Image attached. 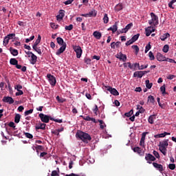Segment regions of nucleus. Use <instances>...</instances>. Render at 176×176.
<instances>
[{
  "mask_svg": "<svg viewBox=\"0 0 176 176\" xmlns=\"http://www.w3.org/2000/svg\"><path fill=\"white\" fill-rule=\"evenodd\" d=\"M93 111L96 116L98 115V107L97 104H95V109H94Z\"/></svg>",
  "mask_w": 176,
  "mask_h": 176,
  "instance_id": "obj_54",
  "label": "nucleus"
},
{
  "mask_svg": "<svg viewBox=\"0 0 176 176\" xmlns=\"http://www.w3.org/2000/svg\"><path fill=\"white\" fill-rule=\"evenodd\" d=\"M170 37V34L168 33L164 34L163 36L160 37V39L162 41H164L167 38Z\"/></svg>",
  "mask_w": 176,
  "mask_h": 176,
  "instance_id": "obj_36",
  "label": "nucleus"
},
{
  "mask_svg": "<svg viewBox=\"0 0 176 176\" xmlns=\"http://www.w3.org/2000/svg\"><path fill=\"white\" fill-rule=\"evenodd\" d=\"M36 150H38V151H45V147H43V146H37L35 147Z\"/></svg>",
  "mask_w": 176,
  "mask_h": 176,
  "instance_id": "obj_51",
  "label": "nucleus"
},
{
  "mask_svg": "<svg viewBox=\"0 0 176 176\" xmlns=\"http://www.w3.org/2000/svg\"><path fill=\"white\" fill-rule=\"evenodd\" d=\"M168 140H164V141L162 142H160L159 143V150L161 151V153L164 155H166V148H167V146H168Z\"/></svg>",
  "mask_w": 176,
  "mask_h": 176,
  "instance_id": "obj_2",
  "label": "nucleus"
},
{
  "mask_svg": "<svg viewBox=\"0 0 176 176\" xmlns=\"http://www.w3.org/2000/svg\"><path fill=\"white\" fill-rule=\"evenodd\" d=\"M160 91H161V92L162 93L163 95L166 94L165 85H163L160 87Z\"/></svg>",
  "mask_w": 176,
  "mask_h": 176,
  "instance_id": "obj_47",
  "label": "nucleus"
},
{
  "mask_svg": "<svg viewBox=\"0 0 176 176\" xmlns=\"http://www.w3.org/2000/svg\"><path fill=\"white\" fill-rule=\"evenodd\" d=\"M151 16V20L148 21V24L152 25H153L154 26H156L158 25V16L155 14L154 12H151L150 14Z\"/></svg>",
  "mask_w": 176,
  "mask_h": 176,
  "instance_id": "obj_3",
  "label": "nucleus"
},
{
  "mask_svg": "<svg viewBox=\"0 0 176 176\" xmlns=\"http://www.w3.org/2000/svg\"><path fill=\"white\" fill-rule=\"evenodd\" d=\"M153 166L157 169L158 170L160 173H162V171L164 170L163 166L162 164H159L157 163L153 162Z\"/></svg>",
  "mask_w": 176,
  "mask_h": 176,
  "instance_id": "obj_15",
  "label": "nucleus"
},
{
  "mask_svg": "<svg viewBox=\"0 0 176 176\" xmlns=\"http://www.w3.org/2000/svg\"><path fill=\"white\" fill-rule=\"evenodd\" d=\"M148 57L151 60H155V55L153 54V52H149L148 53Z\"/></svg>",
  "mask_w": 176,
  "mask_h": 176,
  "instance_id": "obj_43",
  "label": "nucleus"
},
{
  "mask_svg": "<svg viewBox=\"0 0 176 176\" xmlns=\"http://www.w3.org/2000/svg\"><path fill=\"white\" fill-rule=\"evenodd\" d=\"M10 54L14 56H16L19 55V51L12 47H10Z\"/></svg>",
  "mask_w": 176,
  "mask_h": 176,
  "instance_id": "obj_22",
  "label": "nucleus"
},
{
  "mask_svg": "<svg viewBox=\"0 0 176 176\" xmlns=\"http://www.w3.org/2000/svg\"><path fill=\"white\" fill-rule=\"evenodd\" d=\"M57 43H58V45L63 46L64 44H66L65 43H64V41L62 38L60 37H58L56 38Z\"/></svg>",
  "mask_w": 176,
  "mask_h": 176,
  "instance_id": "obj_28",
  "label": "nucleus"
},
{
  "mask_svg": "<svg viewBox=\"0 0 176 176\" xmlns=\"http://www.w3.org/2000/svg\"><path fill=\"white\" fill-rule=\"evenodd\" d=\"M97 15V11L95 9H92L89 13L82 14V16L84 17H96Z\"/></svg>",
  "mask_w": 176,
  "mask_h": 176,
  "instance_id": "obj_8",
  "label": "nucleus"
},
{
  "mask_svg": "<svg viewBox=\"0 0 176 176\" xmlns=\"http://www.w3.org/2000/svg\"><path fill=\"white\" fill-rule=\"evenodd\" d=\"M30 57H31L30 63L32 65L36 64L37 62V59H38L37 56H36L34 54H33Z\"/></svg>",
  "mask_w": 176,
  "mask_h": 176,
  "instance_id": "obj_20",
  "label": "nucleus"
},
{
  "mask_svg": "<svg viewBox=\"0 0 176 176\" xmlns=\"http://www.w3.org/2000/svg\"><path fill=\"white\" fill-rule=\"evenodd\" d=\"M166 61L170 62L171 63H176V61L174 60L173 59H170V58H166Z\"/></svg>",
  "mask_w": 176,
  "mask_h": 176,
  "instance_id": "obj_63",
  "label": "nucleus"
},
{
  "mask_svg": "<svg viewBox=\"0 0 176 176\" xmlns=\"http://www.w3.org/2000/svg\"><path fill=\"white\" fill-rule=\"evenodd\" d=\"M168 50H169V46L168 45H165L163 47V50L162 51L164 52V53H167L168 52Z\"/></svg>",
  "mask_w": 176,
  "mask_h": 176,
  "instance_id": "obj_48",
  "label": "nucleus"
},
{
  "mask_svg": "<svg viewBox=\"0 0 176 176\" xmlns=\"http://www.w3.org/2000/svg\"><path fill=\"white\" fill-rule=\"evenodd\" d=\"M170 133L168 132H164V133H160V138H164L166 135H170Z\"/></svg>",
  "mask_w": 176,
  "mask_h": 176,
  "instance_id": "obj_49",
  "label": "nucleus"
},
{
  "mask_svg": "<svg viewBox=\"0 0 176 176\" xmlns=\"http://www.w3.org/2000/svg\"><path fill=\"white\" fill-rule=\"evenodd\" d=\"M91 60L89 59V58H85V63H87V64H90V63H91Z\"/></svg>",
  "mask_w": 176,
  "mask_h": 176,
  "instance_id": "obj_64",
  "label": "nucleus"
},
{
  "mask_svg": "<svg viewBox=\"0 0 176 176\" xmlns=\"http://www.w3.org/2000/svg\"><path fill=\"white\" fill-rule=\"evenodd\" d=\"M25 135L28 139H32L34 138L33 135H32V133H29V132H25Z\"/></svg>",
  "mask_w": 176,
  "mask_h": 176,
  "instance_id": "obj_46",
  "label": "nucleus"
},
{
  "mask_svg": "<svg viewBox=\"0 0 176 176\" xmlns=\"http://www.w3.org/2000/svg\"><path fill=\"white\" fill-rule=\"evenodd\" d=\"M93 35L95 37V38H96L98 40L100 39L102 37V34L97 31L94 32Z\"/></svg>",
  "mask_w": 176,
  "mask_h": 176,
  "instance_id": "obj_24",
  "label": "nucleus"
},
{
  "mask_svg": "<svg viewBox=\"0 0 176 176\" xmlns=\"http://www.w3.org/2000/svg\"><path fill=\"white\" fill-rule=\"evenodd\" d=\"M132 49L135 51V54L138 55L140 52V48L138 45H132Z\"/></svg>",
  "mask_w": 176,
  "mask_h": 176,
  "instance_id": "obj_39",
  "label": "nucleus"
},
{
  "mask_svg": "<svg viewBox=\"0 0 176 176\" xmlns=\"http://www.w3.org/2000/svg\"><path fill=\"white\" fill-rule=\"evenodd\" d=\"M152 86H153V83L149 82V80H146V87L148 89H152Z\"/></svg>",
  "mask_w": 176,
  "mask_h": 176,
  "instance_id": "obj_33",
  "label": "nucleus"
},
{
  "mask_svg": "<svg viewBox=\"0 0 176 176\" xmlns=\"http://www.w3.org/2000/svg\"><path fill=\"white\" fill-rule=\"evenodd\" d=\"M104 89L114 96H118L120 95L118 91L116 89L112 88L110 86H104Z\"/></svg>",
  "mask_w": 176,
  "mask_h": 176,
  "instance_id": "obj_4",
  "label": "nucleus"
},
{
  "mask_svg": "<svg viewBox=\"0 0 176 176\" xmlns=\"http://www.w3.org/2000/svg\"><path fill=\"white\" fill-rule=\"evenodd\" d=\"M2 101L9 104H12L14 102V100L10 96H4L2 99Z\"/></svg>",
  "mask_w": 176,
  "mask_h": 176,
  "instance_id": "obj_9",
  "label": "nucleus"
},
{
  "mask_svg": "<svg viewBox=\"0 0 176 176\" xmlns=\"http://www.w3.org/2000/svg\"><path fill=\"white\" fill-rule=\"evenodd\" d=\"M174 1H171L170 2L168 3V7L170 8V9H175L174 6H173V5L174 4Z\"/></svg>",
  "mask_w": 176,
  "mask_h": 176,
  "instance_id": "obj_57",
  "label": "nucleus"
},
{
  "mask_svg": "<svg viewBox=\"0 0 176 176\" xmlns=\"http://www.w3.org/2000/svg\"><path fill=\"white\" fill-rule=\"evenodd\" d=\"M57 169H58V171H56V170H53V171L52 172L51 176H59V173H60V171H59L58 168H57Z\"/></svg>",
  "mask_w": 176,
  "mask_h": 176,
  "instance_id": "obj_42",
  "label": "nucleus"
},
{
  "mask_svg": "<svg viewBox=\"0 0 176 176\" xmlns=\"http://www.w3.org/2000/svg\"><path fill=\"white\" fill-rule=\"evenodd\" d=\"M133 26V23H128V25H126L125 28H124L123 29H121V30H120L119 32L120 34L126 33L129 30L132 28Z\"/></svg>",
  "mask_w": 176,
  "mask_h": 176,
  "instance_id": "obj_10",
  "label": "nucleus"
},
{
  "mask_svg": "<svg viewBox=\"0 0 176 176\" xmlns=\"http://www.w3.org/2000/svg\"><path fill=\"white\" fill-rule=\"evenodd\" d=\"M56 100L60 103H63L65 101L64 98L60 99L58 96L56 97Z\"/></svg>",
  "mask_w": 176,
  "mask_h": 176,
  "instance_id": "obj_55",
  "label": "nucleus"
},
{
  "mask_svg": "<svg viewBox=\"0 0 176 176\" xmlns=\"http://www.w3.org/2000/svg\"><path fill=\"white\" fill-rule=\"evenodd\" d=\"M133 114V110L131 109L129 112L124 113V116L130 118Z\"/></svg>",
  "mask_w": 176,
  "mask_h": 176,
  "instance_id": "obj_40",
  "label": "nucleus"
},
{
  "mask_svg": "<svg viewBox=\"0 0 176 176\" xmlns=\"http://www.w3.org/2000/svg\"><path fill=\"white\" fill-rule=\"evenodd\" d=\"M34 38H35V36H32L30 38H26L25 39V43H28L30 41H33Z\"/></svg>",
  "mask_w": 176,
  "mask_h": 176,
  "instance_id": "obj_53",
  "label": "nucleus"
},
{
  "mask_svg": "<svg viewBox=\"0 0 176 176\" xmlns=\"http://www.w3.org/2000/svg\"><path fill=\"white\" fill-rule=\"evenodd\" d=\"M135 42L133 41H132L131 39H130L129 41H126V46H129V45H131V44H133V43H134Z\"/></svg>",
  "mask_w": 176,
  "mask_h": 176,
  "instance_id": "obj_60",
  "label": "nucleus"
},
{
  "mask_svg": "<svg viewBox=\"0 0 176 176\" xmlns=\"http://www.w3.org/2000/svg\"><path fill=\"white\" fill-rule=\"evenodd\" d=\"M116 56L120 60H122L123 62H126L127 59L126 55L123 54L122 52H119L118 54H116Z\"/></svg>",
  "mask_w": 176,
  "mask_h": 176,
  "instance_id": "obj_12",
  "label": "nucleus"
},
{
  "mask_svg": "<svg viewBox=\"0 0 176 176\" xmlns=\"http://www.w3.org/2000/svg\"><path fill=\"white\" fill-rule=\"evenodd\" d=\"M133 152L137 153L138 154H141L142 153V151L140 147H135L133 148Z\"/></svg>",
  "mask_w": 176,
  "mask_h": 176,
  "instance_id": "obj_32",
  "label": "nucleus"
},
{
  "mask_svg": "<svg viewBox=\"0 0 176 176\" xmlns=\"http://www.w3.org/2000/svg\"><path fill=\"white\" fill-rule=\"evenodd\" d=\"M10 40L13 39L16 36L15 34H10L6 36Z\"/></svg>",
  "mask_w": 176,
  "mask_h": 176,
  "instance_id": "obj_56",
  "label": "nucleus"
},
{
  "mask_svg": "<svg viewBox=\"0 0 176 176\" xmlns=\"http://www.w3.org/2000/svg\"><path fill=\"white\" fill-rule=\"evenodd\" d=\"M109 21V18L108 16V14L105 13L104 16H103V23H104V24H107Z\"/></svg>",
  "mask_w": 176,
  "mask_h": 176,
  "instance_id": "obj_27",
  "label": "nucleus"
},
{
  "mask_svg": "<svg viewBox=\"0 0 176 176\" xmlns=\"http://www.w3.org/2000/svg\"><path fill=\"white\" fill-rule=\"evenodd\" d=\"M32 48H33V50H34V51H36L38 54L42 55L43 52H42L41 47H38V46H37V47H32Z\"/></svg>",
  "mask_w": 176,
  "mask_h": 176,
  "instance_id": "obj_30",
  "label": "nucleus"
},
{
  "mask_svg": "<svg viewBox=\"0 0 176 176\" xmlns=\"http://www.w3.org/2000/svg\"><path fill=\"white\" fill-rule=\"evenodd\" d=\"M46 129V124L45 123H39L38 124H36L35 126L36 130H45Z\"/></svg>",
  "mask_w": 176,
  "mask_h": 176,
  "instance_id": "obj_17",
  "label": "nucleus"
},
{
  "mask_svg": "<svg viewBox=\"0 0 176 176\" xmlns=\"http://www.w3.org/2000/svg\"><path fill=\"white\" fill-rule=\"evenodd\" d=\"M41 120L43 122V123H49V120H50V118L48 115H45L43 113H41L38 115Z\"/></svg>",
  "mask_w": 176,
  "mask_h": 176,
  "instance_id": "obj_7",
  "label": "nucleus"
},
{
  "mask_svg": "<svg viewBox=\"0 0 176 176\" xmlns=\"http://www.w3.org/2000/svg\"><path fill=\"white\" fill-rule=\"evenodd\" d=\"M153 153L154 156L155 157H157V159H159L160 157V156L159 153H157V151H153Z\"/></svg>",
  "mask_w": 176,
  "mask_h": 176,
  "instance_id": "obj_59",
  "label": "nucleus"
},
{
  "mask_svg": "<svg viewBox=\"0 0 176 176\" xmlns=\"http://www.w3.org/2000/svg\"><path fill=\"white\" fill-rule=\"evenodd\" d=\"M145 160L147 161V163L152 164V162H155L156 160V157L151 153H146L145 155Z\"/></svg>",
  "mask_w": 176,
  "mask_h": 176,
  "instance_id": "obj_6",
  "label": "nucleus"
},
{
  "mask_svg": "<svg viewBox=\"0 0 176 176\" xmlns=\"http://www.w3.org/2000/svg\"><path fill=\"white\" fill-rule=\"evenodd\" d=\"M156 58L158 61H166V58L165 56H164L160 52L157 53Z\"/></svg>",
  "mask_w": 176,
  "mask_h": 176,
  "instance_id": "obj_16",
  "label": "nucleus"
},
{
  "mask_svg": "<svg viewBox=\"0 0 176 176\" xmlns=\"http://www.w3.org/2000/svg\"><path fill=\"white\" fill-rule=\"evenodd\" d=\"M34 112V109H30L29 110H27L25 111L24 114H25V116H28L32 113H33Z\"/></svg>",
  "mask_w": 176,
  "mask_h": 176,
  "instance_id": "obj_38",
  "label": "nucleus"
},
{
  "mask_svg": "<svg viewBox=\"0 0 176 176\" xmlns=\"http://www.w3.org/2000/svg\"><path fill=\"white\" fill-rule=\"evenodd\" d=\"M107 31H111L112 33L116 32L118 31V22H115L114 25L107 29Z\"/></svg>",
  "mask_w": 176,
  "mask_h": 176,
  "instance_id": "obj_14",
  "label": "nucleus"
},
{
  "mask_svg": "<svg viewBox=\"0 0 176 176\" xmlns=\"http://www.w3.org/2000/svg\"><path fill=\"white\" fill-rule=\"evenodd\" d=\"M65 176H85V175H80L75 174V173H71L69 175L67 174Z\"/></svg>",
  "mask_w": 176,
  "mask_h": 176,
  "instance_id": "obj_62",
  "label": "nucleus"
},
{
  "mask_svg": "<svg viewBox=\"0 0 176 176\" xmlns=\"http://www.w3.org/2000/svg\"><path fill=\"white\" fill-rule=\"evenodd\" d=\"M175 164H170L168 165V168L170 169V170H174L175 168Z\"/></svg>",
  "mask_w": 176,
  "mask_h": 176,
  "instance_id": "obj_58",
  "label": "nucleus"
},
{
  "mask_svg": "<svg viewBox=\"0 0 176 176\" xmlns=\"http://www.w3.org/2000/svg\"><path fill=\"white\" fill-rule=\"evenodd\" d=\"M148 133H149V132H143L142 133L141 140L145 141L146 140V135H148Z\"/></svg>",
  "mask_w": 176,
  "mask_h": 176,
  "instance_id": "obj_45",
  "label": "nucleus"
},
{
  "mask_svg": "<svg viewBox=\"0 0 176 176\" xmlns=\"http://www.w3.org/2000/svg\"><path fill=\"white\" fill-rule=\"evenodd\" d=\"M151 42H149L145 47V51L144 52L146 54L148 52L151 50Z\"/></svg>",
  "mask_w": 176,
  "mask_h": 176,
  "instance_id": "obj_41",
  "label": "nucleus"
},
{
  "mask_svg": "<svg viewBox=\"0 0 176 176\" xmlns=\"http://www.w3.org/2000/svg\"><path fill=\"white\" fill-rule=\"evenodd\" d=\"M21 115L19 113H17L15 115V117H14V122L18 124L19 123L20 120H21Z\"/></svg>",
  "mask_w": 176,
  "mask_h": 176,
  "instance_id": "obj_26",
  "label": "nucleus"
},
{
  "mask_svg": "<svg viewBox=\"0 0 176 176\" xmlns=\"http://www.w3.org/2000/svg\"><path fill=\"white\" fill-rule=\"evenodd\" d=\"M73 28H74L73 25H69V26H65V29L66 30H67V31H71V30H73Z\"/></svg>",
  "mask_w": 176,
  "mask_h": 176,
  "instance_id": "obj_52",
  "label": "nucleus"
},
{
  "mask_svg": "<svg viewBox=\"0 0 176 176\" xmlns=\"http://www.w3.org/2000/svg\"><path fill=\"white\" fill-rule=\"evenodd\" d=\"M65 11L64 10H60L58 12V14L56 16L57 21L63 20L64 16H65Z\"/></svg>",
  "mask_w": 176,
  "mask_h": 176,
  "instance_id": "obj_13",
  "label": "nucleus"
},
{
  "mask_svg": "<svg viewBox=\"0 0 176 176\" xmlns=\"http://www.w3.org/2000/svg\"><path fill=\"white\" fill-rule=\"evenodd\" d=\"M153 120H155V115H151L148 119V123L153 124Z\"/></svg>",
  "mask_w": 176,
  "mask_h": 176,
  "instance_id": "obj_35",
  "label": "nucleus"
},
{
  "mask_svg": "<svg viewBox=\"0 0 176 176\" xmlns=\"http://www.w3.org/2000/svg\"><path fill=\"white\" fill-rule=\"evenodd\" d=\"M9 41H10V39L8 37H7V36L4 37L3 41V45L4 46H6L7 45H8Z\"/></svg>",
  "mask_w": 176,
  "mask_h": 176,
  "instance_id": "obj_37",
  "label": "nucleus"
},
{
  "mask_svg": "<svg viewBox=\"0 0 176 176\" xmlns=\"http://www.w3.org/2000/svg\"><path fill=\"white\" fill-rule=\"evenodd\" d=\"M74 0H67L66 1L64 2V3L67 6V5H70L72 4V3L74 1Z\"/></svg>",
  "mask_w": 176,
  "mask_h": 176,
  "instance_id": "obj_61",
  "label": "nucleus"
},
{
  "mask_svg": "<svg viewBox=\"0 0 176 176\" xmlns=\"http://www.w3.org/2000/svg\"><path fill=\"white\" fill-rule=\"evenodd\" d=\"M144 72L143 71L135 72L133 74V78H143Z\"/></svg>",
  "mask_w": 176,
  "mask_h": 176,
  "instance_id": "obj_19",
  "label": "nucleus"
},
{
  "mask_svg": "<svg viewBox=\"0 0 176 176\" xmlns=\"http://www.w3.org/2000/svg\"><path fill=\"white\" fill-rule=\"evenodd\" d=\"M76 136L86 144H88L91 140L90 135L86 133V132H82V131H78Z\"/></svg>",
  "mask_w": 176,
  "mask_h": 176,
  "instance_id": "obj_1",
  "label": "nucleus"
},
{
  "mask_svg": "<svg viewBox=\"0 0 176 176\" xmlns=\"http://www.w3.org/2000/svg\"><path fill=\"white\" fill-rule=\"evenodd\" d=\"M140 36V34H138L133 36L131 39L135 43L136 41L138 40Z\"/></svg>",
  "mask_w": 176,
  "mask_h": 176,
  "instance_id": "obj_44",
  "label": "nucleus"
},
{
  "mask_svg": "<svg viewBox=\"0 0 176 176\" xmlns=\"http://www.w3.org/2000/svg\"><path fill=\"white\" fill-rule=\"evenodd\" d=\"M47 78L49 80V82L50 83V85L52 87H54L56 85V78L52 75L51 74H48L47 75Z\"/></svg>",
  "mask_w": 176,
  "mask_h": 176,
  "instance_id": "obj_5",
  "label": "nucleus"
},
{
  "mask_svg": "<svg viewBox=\"0 0 176 176\" xmlns=\"http://www.w3.org/2000/svg\"><path fill=\"white\" fill-rule=\"evenodd\" d=\"M18 92L15 93L16 96H21L23 95V91L22 90H17Z\"/></svg>",
  "mask_w": 176,
  "mask_h": 176,
  "instance_id": "obj_50",
  "label": "nucleus"
},
{
  "mask_svg": "<svg viewBox=\"0 0 176 176\" xmlns=\"http://www.w3.org/2000/svg\"><path fill=\"white\" fill-rule=\"evenodd\" d=\"M74 50L76 53V57L78 58H80L82 53V50L81 47L80 46H76L75 47H74Z\"/></svg>",
  "mask_w": 176,
  "mask_h": 176,
  "instance_id": "obj_11",
  "label": "nucleus"
},
{
  "mask_svg": "<svg viewBox=\"0 0 176 176\" xmlns=\"http://www.w3.org/2000/svg\"><path fill=\"white\" fill-rule=\"evenodd\" d=\"M67 44L65 43L63 45H62L59 50L56 52V54L57 56H59L60 54H62L66 49Z\"/></svg>",
  "mask_w": 176,
  "mask_h": 176,
  "instance_id": "obj_18",
  "label": "nucleus"
},
{
  "mask_svg": "<svg viewBox=\"0 0 176 176\" xmlns=\"http://www.w3.org/2000/svg\"><path fill=\"white\" fill-rule=\"evenodd\" d=\"M151 26H149L148 28L145 29L146 36H151V34H152V32L151 31Z\"/></svg>",
  "mask_w": 176,
  "mask_h": 176,
  "instance_id": "obj_34",
  "label": "nucleus"
},
{
  "mask_svg": "<svg viewBox=\"0 0 176 176\" xmlns=\"http://www.w3.org/2000/svg\"><path fill=\"white\" fill-rule=\"evenodd\" d=\"M114 10H115L116 12H120V11L122 10H123V5H122V3L117 4L115 6Z\"/></svg>",
  "mask_w": 176,
  "mask_h": 176,
  "instance_id": "obj_23",
  "label": "nucleus"
},
{
  "mask_svg": "<svg viewBox=\"0 0 176 176\" xmlns=\"http://www.w3.org/2000/svg\"><path fill=\"white\" fill-rule=\"evenodd\" d=\"M157 103H158L159 106L160 107V108L162 109H164L165 107H166V104L164 103L162 104L160 102V98L158 97L157 98Z\"/></svg>",
  "mask_w": 176,
  "mask_h": 176,
  "instance_id": "obj_31",
  "label": "nucleus"
},
{
  "mask_svg": "<svg viewBox=\"0 0 176 176\" xmlns=\"http://www.w3.org/2000/svg\"><path fill=\"white\" fill-rule=\"evenodd\" d=\"M148 102H149L150 103L155 104V97H153V96L150 95L148 96Z\"/></svg>",
  "mask_w": 176,
  "mask_h": 176,
  "instance_id": "obj_25",
  "label": "nucleus"
},
{
  "mask_svg": "<svg viewBox=\"0 0 176 176\" xmlns=\"http://www.w3.org/2000/svg\"><path fill=\"white\" fill-rule=\"evenodd\" d=\"M19 63V61L16 58H10V64L12 65H16Z\"/></svg>",
  "mask_w": 176,
  "mask_h": 176,
  "instance_id": "obj_29",
  "label": "nucleus"
},
{
  "mask_svg": "<svg viewBox=\"0 0 176 176\" xmlns=\"http://www.w3.org/2000/svg\"><path fill=\"white\" fill-rule=\"evenodd\" d=\"M41 36L38 35L37 39L36 40L35 43H34V45H32V48H35L36 47H38V45H39V43L41 41Z\"/></svg>",
  "mask_w": 176,
  "mask_h": 176,
  "instance_id": "obj_21",
  "label": "nucleus"
}]
</instances>
